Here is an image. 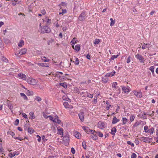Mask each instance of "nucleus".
<instances>
[{
	"label": "nucleus",
	"mask_w": 158,
	"mask_h": 158,
	"mask_svg": "<svg viewBox=\"0 0 158 158\" xmlns=\"http://www.w3.org/2000/svg\"><path fill=\"white\" fill-rule=\"evenodd\" d=\"M27 82L28 84L33 85H35L37 83L36 80L31 78H28L27 80Z\"/></svg>",
	"instance_id": "f257e3e1"
},
{
	"label": "nucleus",
	"mask_w": 158,
	"mask_h": 158,
	"mask_svg": "<svg viewBox=\"0 0 158 158\" xmlns=\"http://www.w3.org/2000/svg\"><path fill=\"white\" fill-rule=\"evenodd\" d=\"M41 32L43 33H49L50 31V29L47 26H44L41 29Z\"/></svg>",
	"instance_id": "f03ea898"
},
{
	"label": "nucleus",
	"mask_w": 158,
	"mask_h": 158,
	"mask_svg": "<svg viewBox=\"0 0 158 158\" xmlns=\"http://www.w3.org/2000/svg\"><path fill=\"white\" fill-rule=\"evenodd\" d=\"M135 56L137 59L139 60V61L141 63L143 62L144 61V58L141 55L138 54L136 55Z\"/></svg>",
	"instance_id": "7ed1b4c3"
},
{
	"label": "nucleus",
	"mask_w": 158,
	"mask_h": 158,
	"mask_svg": "<svg viewBox=\"0 0 158 158\" xmlns=\"http://www.w3.org/2000/svg\"><path fill=\"white\" fill-rule=\"evenodd\" d=\"M85 12H82L78 18L79 20L81 21H84L85 19Z\"/></svg>",
	"instance_id": "20e7f679"
},
{
	"label": "nucleus",
	"mask_w": 158,
	"mask_h": 158,
	"mask_svg": "<svg viewBox=\"0 0 158 158\" xmlns=\"http://www.w3.org/2000/svg\"><path fill=\"white\" fill-rule=\"evenodd\" d=\"M84 113L83 112H81L78 114L79 117L81 121L83 122L84 119Z\"/></svg>",
	"instance_id": "39448f33"
},
{
	"label": "nucleus",
	"mask_w": 158,
	"mask_h": 158,
	"mask_svg": "<svg viewBox=\"0 0 158 158\" xmlns=\"http://www.w3.org/2000/svg\"><path fill=\"white\" fill-rule=\"evenodd\" d=\"M63 140L64 144H66L68 143L69 141V138L67 136H64L63 138Z\"/></svg>",
	"instance_id": "423d86ee"
},
{
	"label": "nucleus",
	"mask_w": 158,
	"mask_h": 158,
	"mask_svg": "<svg viewBox=\"0 0 158 158\" xmlns=\"http://www.w3.org/2000/svg\"><path fill=\"white\" fill-rule=\"evenodd\" d=\"M98 127L100 129H103L105 128V124L102 122L99 121L98 123Z\"/></svg>",
	"instance_id": "0eeeda50"
},
{
	"label": "nucleus",
	"mask_w": 158,
	"mask_h": 158,
	"mask_svg": "<svg viewBox=\"0 0 158 158\" xmlns=\"http://www.w3.org/2000/svg\"><path fill=\"white\" fill-rule=\"evenodd\" d=\"M72 47L74 50L77 52H78L80 50V45L79 44H77L76 45L75 47H74V45H72Z\"/></svg>",
	"instance_id": "6e6552de"
},
{
	"label": "nucleus",
	"mask_w": 158,
	"mask_h": 158,
	"mask_svg": "<svg viewBox=\"0 0 158 158\" xmlns=\"http://www.w3.org/2000/svg\"><path fill=\"white\" fill-rule=\"evenodd\" d=\"M27 49L25 48L22 49L20 50L19 54L20 55H24L26 53Z\"/></svg>",
	"instance_id": "1a4fd4ad"
},
{
	"label": "nucleus",
	"mask_w": 158,
	"mask_h": 158,
	"mask_svg": "<svg viewBox=\"0 0 158 158\" xmlns=\"http://www.w3.org/2000/svg\"><path fill=\"white\" fill-rule=\"evenodd\" d=\"M134 94L136 96L140 98L142 96V94L141 92H137L135 91L134 93Z\"/></svg>",
	"instance_id": "9d476101"
},
{
	"label": "nucleus",
	"mask_w": 158,
	"mask_h": 158,
	"mask_svg": "<svg viewBox=\"0 0 158 158\" xmlns=\"http://www.w3.org/2000/svg\"><path fill=\"white\" fill-rule=\"evenodd\" d=\"M18 76L23 80H26V76L23 73L19 74Z\"/></svg>",
	"instance_id": "9b49d317"
},
{
	"label": "nucleus",
	"mask_w": 158,
	"mask_h": 158,
	"mask_svg": "<svg viewBox=\"0 0 158 158\" xmlns=\"http://www.w3.org/2000/svg\"><path fill=\"white\" fill-rule=\"evenodd\" d=\"M119 121V120L117 119L116 117L115 116H114L113 118L112 123L113 124H114Z\"/></svg>",
	"instance_id": "f8f14e48"
},
{
	"label": "nucleus",
	"mask_w": 158,
	"mask_h": 158,
	"mask_svg": "<svg viewBox=\"0 0 158 158\" xmlns=\"http://www.w3.org/2000/svg\"><path fill=\"white\" fill-rule=\"evenodd\" d=\"M10 101L9 100H8L7 101V105L9 108L11 110V111H12V109L13 108V106L12 105L11 103H10Z\"/></svg>",
	"instance_id": "ddd939ff"
},
{
	"label": "nucleus",
	"mask_w": 158,
	"mask_h": 158,
	"mask_svg": "<svg viewBox=\"0 0 158 158\" xmlns=\"http://www.w3.org/2000/svg\"><path fill=\"white\" fill-rule=\"evenodd\" d=\"M19 153H17V152H15L13 153H10L9 154V156L10 158H12V157L16 155H18Z\"/></svg>",
	"instance_id": "4468645a"
},
{
	"label": "nucleus",
	"mask_w": 158,
	"mask_h": 158,
	"mask_svg": "<svg viewBox=\"0 0 158 158\" xmlns=\"http://www.w3.org/2000/svg\"><path fill=\"white\" fill-rule=\"evenodd\" d=\"M90 136L94 140H96L98 139V137L97 135L96 134H94V133L91 134L90 135Z\"/></svg>",
	"instance_id": "2eb2a0df"
},
{
	"label": "nucleus",
	"mask_w": 158,
	"mask_h": 158,
	"mask_svg": "<svg viewBox=\"0 0 158 158\" xmlns=\"http://www.w3.org/2000/svg\"><path fill=\"white\" fill-rule=\"evenodd\" d=\"M74 134L75 137L76 138L78 139H79L80 138L81 135L78 132L76 131L74 133Z\"/></svg>",
	"instance_id": "dca6fc26"
},
{
	"label": "nucleus",
	"mask_w": 158,
	"mask_h": 158,
	"mask_svg": "<svg viewBox=\"0 0 158 158\" xmlns=\"http://www.w3.org/2000/svg\"><path fill=\"white\" fill-rule=\"evenodd\" d=\"M113 91L115 93L117 94H119L120 93V89L118 86L116 89H114Z\"/></svg>",
	"instance_id": "f3484780"
},
{
	"label": "nucleus",
	"mask_w": 158,
	"mask_h": 158,
	"mask_svg": "<svg viewBox=\"0 0 158 158\" xmlns=\"http://www.w3.org/2000/svg\"><path fill=\"white\" fill-rule=\"evenodd\" d=\"M150 44H144L142 46V48L143 49H144L146 48H149Z\"/></svg>",
	"instance_id": "a211bd4d"
},
{
	"label": "nucleus",
	"mask_w": 158,
	"mask_h": 158,
	"mask_svg": "<svg viewBox=\"0 0 158 158\" xmlns=\"http://www.w3.org/2000/svg\"><path fill=\"white\" fill-rule=\"evenodd\" d=\"M122 89L123 91L125 93H128L129 92V89L128 88L126 87H122Z\"/></svg>",
	"instance_id": "6ab92c4d"
},
{
	"label": "nucleus",
	"mask_w": 158,
	"mask_h": 158,
	"mask_svg": "<svg viewBox=\"0 0 158 158\" xmlns=\"http://www.w3.org/2000/svg\"><path fill=\"white\" fill-rule=\"evenodd\" d=\"M116 132V129L115 127H113L111 129V134L112 135H115V133Z\"/></svg>",
	"instance_id": "aec40b11"
},
{
	"label": "nucleus",
	"mask_w": 158,
	"mask_h": 158,
	"mask_svg": "<svg viewBox=\"0 0 158 158\" xmlns=\"http://www.w3.org/2000/svg\"><path fill=\"white\" fill-rule=\"evenodd\" d=\"M108 79L106 77H102V81L104 83H106L108 81Z\"/></svg>",
	"instance_id": "412c9836"
},
{
	"label": "nucleus",
	"mask_w": 158,
	"mask_h": 158,
	"mask_svg": "<svg viewBox=\"0 0 158 158\" xmlns=\"http://www.w3.org/2000/svg\"><path fill=\"white\" fill-rule=\"evenodd\" d=\"M117 84L116 82H113L112 84V87L113 89V90L114 89H116V88L118 86H117Z\"/></svg>",
	"instance_id": "4be33fe9"
},
{
	"label": "nucleus",
	"mask_w": 158,
	"mask_h": 158,
	"mask_svg": "<svg viewBox=\"0 0 158 158\" xmlns=\"http://www.w3.org/2000/svg\"><path fill=\"white\" fill-rule=\"evenodd\" d=\"M20 94L21 96L24 99L26 100H27V98L24 94L21 93Z\"/></svg>",
	"instance_id": "5701e85b"
},
{
	"label": "nucleus",
	"mask_w": 158,
	"mask_h": 158,
	"mask_svg": "<svg viewBox=\"0 0 158 158\" xmlns=\"http://www.w3.org/2000/svg\"><path fill=\"white\" fill-rule=\"evenodd\" d=\"M24 44V42L23 40H20L19 43L18 44L19 47H21Z\"/></svg>",
	"instance_id": "b1692460"
},
{
	"label": "nucleus",
	"mask_w": 158,
	"mask_h": 158,
	"mask_svg": "<svg viewBox=\"0 0 158 158\" xmlns=\"http://www.w3.org/2000/svg\"><path fill=\"white\" fill-rule=\"evenodd\" d=\"M154 131V128L153 127H152L150 129L148 130L147 131V132L150 133V135H152L153 134Z\"/></svg>",
	"instance_id": "393cba45"
},
{
	"label": "nucleus",
	"mask_w": 158,
	"mask_h": 158,
	"mask_svg": "<svg viewBox=\"0 0 158 158\" xmlns=\"http://www.w3.org/2000/svg\"><path fill=\"white\" fill-rule=\"evenodd\" d=\"M149 138L145 137H142L141 138V140L144 142L147 143L148 141Z\"/></svg>",
	"instance_id": "a878e982"
},
{
	"label": "nucleus",
	"mask_w": 158,
	"mask_h": 158,
	"mask_svg": "<svg viewBox=\"0 0 158 158\" xmlns=\"http://www.w3.org/2000/svg\"><path fill=\"white\" fill-rule=\"evenodd\" d=\"M73 62L75 63V65H78L79 63V59L77 57H75V60L73 61Z\"/></svg>",
	"instance_id": "bb28decb"
},
{
	"label": "nucleus",
	"mask_w": 158,
	"mask_h": 158,
	"mask_svg": "<svg viewBox=\"0 0 158 158\" xmlns=\"http://www.w3.org/2000/svg\"><path fill=\"white\" fill-rule=\"evenodd\" d=\"M63 105L66 108H69V105L67 102H65L63 103Z\"/></svg>",
	"instance_id": "cd10ccee"
},
{
	"label": "nucleus",
	"mask_w": 158,
	"mask_h": 158,
	"mask_svg": "<svg viewBox=\"0 0 158 158\" xmlns=\"http://www.w3.org/2000/svg\"><path fill=\"white\" fill-rule=\"evenodd\" d=\"M76 41V38H73L71 42V43H72V45H74L75 44L77 43Z\"/></svg>",
	"instance_id": "c85d7f7f"
},
{
	"label": "nucleus",
	"mask_w": 158,
	"mask_h": 158,
	"mask_svg": "<svg viewBox=\"0 0 158 158\" xmlns=\"http://www.w3.org/2000/svg\"><path fill=\"white\" fill-rule=\"evenodd\" d=\"M110 20L111 21L110 24V26H113L115 23V20H113V19L112 18H110Z\"/></svg>",
	"instance_id": "c756f323"
},
{
	"label": "nucleus",
	"mask_w": 158,
	"mask_h": 158,
	"mask_svg": "<svg viewBox=\"0 0 158 158\" xmlns=\"http://www.w3.org/2000/svg\"><path fill=\"white\" fill-rule=\"evenodd\" d=\"M27 95H33V92L29 90H27L26 93Z\"/></svg>",
	"instance_id": "7c9ffc66"
},
{
	"label": "nucleus",
	"mask_w": 158,
	"mask_h": 158,
	"mask_svg": "<svg viewBox=\"0 0 158 158\" xmlns=\"http://www.w3.org/2000/svg\"><path fill=\"white\" fill-rule=\"evenodd\" d=\"M30 115L31 116V119H34L35 118V116L34 115V113L33 112H31L29 113Z\"/></svg>",
	"instance_id": "2f4dec72"
},
{
	"label": "nucleus",
	"mask_w": 158,
	"mask_h": 158,
	"mask_svg": "<svg viewBox=\"0 0 158 158\" xmlns=\"http://www.w3.org/2000/svg\"><path fill=\"white\" fill-rule=\"evenodd\" d=\"M4 42L6 44H8L10 42V40L7 39H4Z\"/></svg>",
	"instance_id": "473e14b6"
},
{
	"label": "nucleus",
	"mask_w": 158,
	"mask_h": 158,
	"mask_svg": "<svg viewBox=\"0 0 158 158\" xmlns=\"http://www.w3.org/2000/svg\"><path fill=\"white\" fill-rule=\"evenodd\" d=\"M127 119L126 118H123V124H125L127 122Z\"/></svg>",
	"instance_id": "72a5a7b5"
},
{
	"label": "nucleus",
	"mask_w": 158,
	"mask_h": 158,
	"mask_svg": "<svg viewBox=\"0 0 158 158\" xmlns=\"http://www.w3.org/2000/svg\"><path fill=\"white\" fill-rule=\"evenodd\" d=\"M96 133L100 137H102L103 136V134L100 131L97 132Z\"/></svg>",
	"instance_id": "f704fd0d"
},
{
	"label": "nucleus",
	"mask_w": 158,
	"mask_h": 158,
	"mask_svg": "<svg viewBox=\"0 0 158 158\" xmlns=\"http://www.w3.org/2000/svg\"><path fill=\"white\" fill-rule=\"evenodd\" d=\"M100 40L99 39H96L94 41V43L95 44H97L99 43Z\"/></svg>",
	"instance_id": "c9c22d12"
},
{
	"label": "nucleus",
	"mask_w": 158,
	"mask_h": 158,
	"mask_svg": "<svg viewBox=\"0 0 158 158\" xmlns=\"http://www.w3.org/2000/svg\"><path fill=\"white\" fill-rule=\"evenodd\" d=\"M141 123L139 122H136L135 123L134 125V127H136L139 126L140 124Z\"/></svg>",
	"instance_id": "e433bc0d"
},
{
	"label": "nucleus",
	"mask_w": 158,
	"mask_h": 158,
	"mask_svg": "<svg viewBox=\"0 0 158 158\" xmlns=\"http://www.w3.org/2000/svg\"><path fill=\"white\" fill-rule=\"evenodd\" d=\"M28 125L29 124H26L24 125V128L25 130H27L29 128Z\"/></svg>",
	"instance_id": "4c0bfd02"
},
{
	"label": "nucleus",
	"mask_w": 158,
	"mask_h": 158,
	"mask_svg": "<svg viewBox=\"0 0 158 158\" xmlns=\"http://www.w3.org/2000/svg\"><path fill=\"white\" fill-rule=\"evenodd\" d=\"M28 133L30 134H32L34 131L32 129L29 128L27 130Z\"/></svg>",
	"instance_id": "58836bf2"
},
{
	"label": "nucleus",
	"mask_w": 158,
	"mask_h": 158,
	"mask_svg": "<svg viewBox=\"0 0 158 158\" xmlns=\"http://www.w3.org/2000/svg\"><path fill=\"white\" fill-rule=\"evenodd\" d=\"M82 146L84 149H86V145L85 142L83 141L82 143Z\"/></svg>",
	"instance_id": "ea45409f"
},
{
	"label": "nucleus",
	"mask_w": 158,
	"mask_h": 158,
	"mask_svg": "<svg viewBox=\"0 0 158 158\" xmlns=\"http://www.w3.org/2000/svg\"><path fill=\"white\" fill-rule=\"evenodd\" d=\"M58 134H60V135H63V131L62 129H59L58 130Z\"/></svg>",
	"instance_id": "a19ab883"
},
{
	"label": "nucleus",
	"mask_w": 158,
	"mask_h": 158,
	"mask_svg": "<svg viewBox=\"0 0 158 158\" xmlns=\"http://www.w3.org/2000/svg\"><path fill=\"white\" fill-rule=\"evenodd\" d=\"M35 99L38 101V102H40L41 100V98L38 96H36L35 97Z\"/></svg>",
	"instance_id": "79ce46f5"
},
{
	"label": "nucleus",
	"mask_w": 158,
	"mask_h": 158,
	"mask_svg": "<svg viewBox=\"0 0 158 158\" xmlns=\"http://www.w3.org/2000/svg\"><path fill=\"white\" fill-rule=\"evenodd\" d=\"M60 85L61 86L63 87L64 88H67V85L63 83H60Z\"/></svg>",
	"instance_id": "37998d69"
},
{
	"label": "nucleus",
	"mask_w": 158,
	"mask_h": 158,
	"mask_svg": "<svg viewBox=\"0 0 158 158\" xmlns=\"http://www.w3.org/2000/svg\"><path fill=\"white\" fill-rule=\"evenodd\" d=\"M154 67L153 66H151L149 68L150 70L152 71V73H154Z\"/></svg>",
	"instance_id": "c03bdc74"
},
{
	"label": "nucleus",
	"mask_w": 158,
	"mask_h": 158,
	"mask_svg": "<svg viewBox=\"0 0 158 158\" xmlns=\"http://www.w3.org/2000/svg\"><path fill=\"white\" fill-rule=\"evenodd\" d=\"M19 120L18 119H16L14 123V125L16 126H17L19 123Z\"/></svg>",
	"instance_id": "a18cd8bd"
},
{
	"label": "nucleus",
	"mask_w": 158,
	"mask_h": 158,
	"mask_svg": "<svg viewBox=\"0 0 158 158\" xmlns=\"http://www.w3.org/2000/svg\"><path fill=\"white\" fill-rule=\"evenodd\" d=\"M127 143L129 145H131L132 147H133L134 146V144L133 143H132L130 141H128L127 142Z\"/></svg>",
	"instance_id": "49530a36"
},
{
	"label": "nucleus",
	"mask_w": 158,
	"mask_h": 158,
	"mask_svg": "<svg viewBox=\"0 0 158 158\" xmlns=\"http://www.w3.org/2000/svg\"><path fill=\"white\" fill-rule=\"evenodd\" d=\"M131 57L130 56H129L127 59V63H129L131 60Z\"/></svg>",
	"instance_id": "de8ad7c7"
},
{
	"label": "nucleus",
	"mask_w": 158,
	"mask_h": 158,
	"mask_svg": "<svg viewBox=\"0 0 158 158\" xmlns=\"http://www.w3.org/2000/svg\"><path fill=\"white\" fill-rule=\"evenodd\" d=\"M118 56V55H114L112 56L111 57V58L110 59L111 60H114V58H117Z\"/></svg>",
	"instance_id": "09e8293b"
},
{
	"label": "nucleus",
	"mask_w": 158,
	"mask_h": 158,
	"mask_svg": "<svg viewBox=\"0 0 158 158\" xmlns=\"http://www.w3.org/2000/svg\"><path fill=\"white\" fill-rule=\"evenodd\" d=\"M136 154L134 153H133L131 156V158H136Z\"/></svg>",
	"instance_id": "8fccbe9b"
},
{
	"label": "nucleus",
	"mask_w": 158,
	"mask_h": 158,
	"mask_svg": "<svg viewBox=\"0 0 158 158\" xmlns=\"http://www.w3.org/2000/svg\"><path fill=\"white\" fill-rule=\"evenodd\" d=\"M83 129L85 131H87L88 129L89 130V128L85 127H83Z\"/></svg>",
	"instance_id": "3c124183"
},
{
	"label": "nucleus",
	"mask_w": 158,
	"mask_h": 158,
	"mask_svg": "<svg viewBox=\"0 0 158 158\" xmlns=\"http://www.w3.org/2000/svg\"><path fill=\"white\" fill-rule=\"evenodd\" d=\"M60 5L62 6H63L64 7L66 6V4L65 2H62L61 4H60Z\"/></svg>",
	"instance_id": "603ef678"
},
{
	"label": "nucleus",
	"mask_w": 158,
	"mask_h": 158,
	"mask_svg": "<svg viewBox=\"0 0 158 158\" xmlns=\"http://www.w3.org/2000/svg\"><path fill=\"white\" fill-rule=\"evenodd\" d=\"M41 13L42 14V15H44L46 14V11L45 10H41Z\"/></svg>",
	"instance_id": "864d4df0"
},
{
	"label": "nucleus",
	"mask_w": 158,
	"mask_h": 158,
	"mask_svg": "<svg viewBox=\"0 0 158 158\" xmlns=\"http://www.w3.org/2000/svg\"><path fill=\"white\" fill-rule=\"evenodd\" d=\"M87 97L92 98L93 97V94H88L87 95Z\"/></svg>",
	"instance_id": "5fc2aeb1"
},
{
	"label": "nucleus",
	"mask_w": 158,
	"mask_h": 158,
	"mask_svg": "<svg viewBox=\"0 0 158 158\" xmlns=\"http://www.w3.org/2000/svg\"><path fill=\"white\" fill-rule=\"evenodd\" d=\"M148 126H144V129L145 130V132H147V131L148 130Z\"/></svg>",
	"instance_id": "6e6d98bb"
},
{
	"label": "nucleus",
	"mask_w": 158,
	"mask_h": 158,
	"mask_svg": "<svg viewBox=\"0 0 158 158\" xmlns=\"http://www.w3.org/2000/svg\"><path fill=\"white\" fill-rule=\"evenodd\" d=\"M48 117L49 118V119L52 121L53 122V120H54V118L51 116H49Z\"/></svg>",
	"instance_id": "4d7b16f0"
},
{
	"label": "nucleus",
	"mask_w": 158,
	"mask_h": 158,
	"mask_svg": "<svg viewBox=\"0 0 158 158\" xmlns=\"http://www.w3.org/2000/svg\"><path fill=\"white\" fill-rule=\"evenodd\" d=\"M71 152L73 154H74L75 153V151L74 149L73 148H71Z\"/></svg>",
	"instance_id": "13d9d810"
},
{
	"label": "nucleus",
	"mask_w": 158,
	"mask_h": 158,
	"mask_svg": "<svg viewBox=\"0 0 158 158\" xmlns=\"http://www.w3.org/2000/svg\"><path fill=\"white\" fill-rule=\"evenodd\" d=\"M58 116L56 117L55 118H54V120H53V122L57 123V120L58 119Z\"/></svg>",
	"instance_id": "bf43d9fd"
},
{
	"label": "nucleus",
	"mask_w": 158,
	"mask_h": 158,
	"mask_svg": "<svg viewBox=\"0 0 158 158\" xmlns=\"http://www.w3.org/2000/svg\"><path fill=\"white\" fill-rule=\"evenodd\" d=\"M23 116L26 119H27V115L25 113H23L22 114Z\"/></svg>",
	"instance_id": "052dcab7"
},
{
	"label": "nucleus",
	"mask_w": 158,
	"mask_h": 158,
	"mask_svg": "<svg viewBox=\"0 0 158 158\" xmlns=\"http://www.w3.org/2000/svg\"><path fill=\"white\" fill-rule=\"evenodd\" d=\"M89 132H91L92 133V134L93 133L94 134V132L96 133V132L95 131H94L92 130H90L89 129Z\"/></svg>",
	"instance_id": "680f3d73"
},
{
	"label": "nucleus",
	"mask_w": 158,
	"mask_h": 158,
	"mask_svg": "<svg viewBox=\"0 0 158 158\" xmlns=\"http://www.w3.org/2000/svg\"><path fill=\"white\" fill-rule=\"evenodd\" d=\"M135 117L134 116H132L130 118V120L131 122L133 121Z\"/></svg>",
	"instance_id": "e2e57ef3"
},
{
	"label": "nucleus",
	"mask_w": 158,
	"mask_h": 158,
	"mask_svg": "<svg viewBox=\"0 0 158 158\" xmlns=\"http://www.w3.org/2000/svg\"><path fill=\"white\" fill-rule=\"evenodd\" d=\"M36 52L37 54L39 55H42V52L41 51H37Z\"/></svg>",
	"instance_id": "0e129e2a"
},
{
	"label": "nucleus",
	"mask_w": 158,
	"mask_h": 158,
	"mask_svg": "<svg viewBox=\"0 0 158 158\" xmlns=\"http://www.w3.org/2000/svg\"><path fill=\"white\" fill-rule=\"evenodd\" d=\"M15 138V139H19L20 141L22 140L23 139L21 137H17L16 138Z\"/></svg>",
	"instance_id": "69168bd1"
},
{
	"label": "nucleus",
	"mask_w": 158,
	"mask_h": 158,
	"mask_svg": "<svg viewBox=\"0 0 158 158\" xmlns=\"http://www.w3.org/2000/svg\"><path fill=\"white\" fill-rule=\"evenodd\" d=\"M42 139L45 142L47 140V139H45V136L44 135H43L42 136Z\"/></svg>",
	"instance_id": "338daca9"
},
{
	"label": "nucleus",
	"mask_w": 158,
	"mask_h": 158,
	"mask_svg": "<svg viewBox=\"0 0 158 158\" xmlns=\"http://www.w3.org/2000/svg\"><path fill=\"white\" fill-rule=\"evenodd\" d=\"M86 57L87 59L89 60L90 58V56L89 54L86 55Z\"/></svg>",
	"instance_id": "774afa93"
}]
</instances>
